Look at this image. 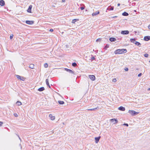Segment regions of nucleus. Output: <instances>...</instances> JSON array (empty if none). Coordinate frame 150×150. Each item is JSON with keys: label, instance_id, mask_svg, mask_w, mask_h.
Segmentation results:
<instances>
[{"label": "nucleus", "instance_id": "obj_43", "mask_svg": "<svg viewBox=\"0 0 150 150\" xmlns=\"http://www.w3.org/2000/svg\"><path fill=\"white\" fill-rule=\"evenodd\" d=\"M65 2V0H62V2Z\"/></svg>", "mask_w": 150, "mask_h": 150}, {"label": "nucleus", "instance_id": "obj_48", "mask_svg": "<svg viewBox=\"0 0 150 150\" xmlns=\"http://www.w3.org/2000/svg\"><path fill=\"white\" fill-rule=\"evenodd\" d=\"M147 90H148V91H149V90H150V88H149L147 89Z\"/></svg>", "mask_w": 150, "mask_h": 150}, {"label": "nucleus", "instance_id": "obj_19", "mask_svg": "<svg viewBox=\"0 0 150 150\" xmlns=\"http://www.w3.org/2000/svg\"><path fill=\"white\" fill-rule=\"evenodd\" d=\"M122 15L124 16H127L129 15V14L127 12H124L122 13Z\"/></svg>", "mask_w": 150, "mask_h": 150}, {"label": "nucleus", "instance_id": "obj_40", "mask_svg": "<svg viewBox=\"0 0 150 150\" xmlns=\"http://www.w3.org/2000/svg\"><path fill=\"white\" fill-rule=\"evenodd\" d=\"M49 31L50 32H52L53 31V30L52 29H51Z\"/></svg>", "mask_w": 150, "mask_h": 150}, {"label": "nucleus", "instance_id": "obj_17", "mask_svg": "<svg viewBox=\"0 0 150 150\" xmlns=\"http://www.w3.org/2000/svg\"><path fill=\"white\" fill-rule=\"evenodd\" d=\"M109 40L111 42H114L116 41V39L115 38H109Z\"/></svg>", "mask_w": 150, "mask_h": 150}, {"label": "nucleus", "instance_id": "obj_4", "mask_svg": "<svg viewBox=\"0 0 150 150\" xmlns=\"http://www.w3.org/2000/svg\"><path fill=\"white\" fill-rule=\"evenodd\" d=\"M16 77L18 79L21 81H24L25 80V78L24 77H21L19 75H16Z\"/></svg>", "mask_w": 150, "mask_h": 150}, {"label": "nucleus", "instance_id": "obj_24", "mask_svg": "<svg viewBox=\"0 0 150 150\" xmlns=\"http://www.w3.org/2000/svg\"><path fill=\"white\" fill-rule=\"evenodd\" d=\"M79 20L78 19H73L72 21V23H74L75 22L77 21H78Z\"/></svg>", "mask_w": 150, "mask_h": 150}, {"label": "nucleus", "instance_id": "obj_37", "mask_svg": "<svg viewBox=\"0 0 150 150\" xmlns=\"http://www.w3.org/2000/svg\"><path fill=\"white\" fill-rule=\"evenodd\" d=\"M124 70L125 71H128V68H125V69Z\"/></svg>", "mask_w": 150, "mask_h": 150}, {"label": "nucleus", "instance_id": "obj_26", "mask_svg": "<svg viewBox=\"0 0 150 150\" xmlns=\"http://www.w3.org/2000/svg\"><path fill=\"white\" fill-rule=\"evenodd\" d=\"M34 65L33 64H31L29 65V68L31 69H33L34 68Z\"/></svg>", "mask_w": 150, "mask_h": 150}, {"label": "nucleus", "instance_id": "obj_23", "mask_svg": "<svg viewBox=\"0 0 150 150\" xmlns=\"http://www.w3.org/2000/svg\"><path fill=\"white\" fill-rule=\"evenodd\" d=\"M135 44L139 47H140L141 45V44H140V43L137 41L135 42Z\"/></svg>", "mask_w": 150, "mask_h": 150}, {"label": "nucleus", "instance_id": "obj_1", "mask_svg": "<svg viewBox=\"0 0 150 150\" xmlns=\"http://www.w3.org/2000/svg\"><path fill=\"white\" fill-rule=\"evenodd\" d=\"M127 50L126 49H117L114 52V53L115 54H121L123 53H125L127 52Z\"/></svg>", "mask_w": 150, "mask_h": 150}, {"label": "nucleus", "instance_id": "obj_2", "mask_svg": "<svg viewBox=\"0 0 150 150\" xmlns=\"http://www.w3.org/2000/svg\"><path fill=\"white\" fill-rule=\"evenodd\" d=\"M128 112L132 116H135L137 115L139 112H136L134 110H129L128 111Z\"/></svg>", "mask_w": 150, "mask_h": 150}, {"label": "nucleus", "instance_id": "obj_28", "mask_svg": "<svg viewBox=\"0 0 150 150\" xmlns=\"http://www.w3.org/2000/svg\"><path fill=\"white\" fill-rule=\"evenodd\" d=\"M91 61L92 62L93 60L95 59V57L93 56L92 55H91Z\"/></svg>", "mask_w": 150, "mask_h": 150}, {"label": "nucleus", "instance_id": "obj_18", "mask_svg": "<svg viewBox=\"0 0 150 150\" xmlns=\"http://www.w3.org/2000/svg\"><path fill=\"white\" fill-rule=\"evenodd\" d=\"M46 83L47 86H48L50 88H51L50 86L49 83V80L48 79H47L46 80Z\"/></svg>", "mask_w": 150, "mask_h": 150}, {"label": "nucleus", "instance_id": "obj_46", "mask_svg": "<svg viewBox=\"0 0 150 150\" xmlns=\"http://www.w3.org/2000/svg\"><path fill=\"white\" fill-rule=\"evenodd\" d=\"M18 137L19 139L21 140V138L19 136H18Z\"/></svg>", "mask_w": 150, "mask_h": 150}, {"label": "nucleus", "instance_id": "obj_11", "mask_svg": "<svg viewBox=\"0 0 150 150\" xmlns=\"http://www.w3.org/2000/svg\"><path fill=\"white\" fill-rule=\"evenodd\" d=\"M100 136H99L97 137H96L95 138V142L96 143H97L99 141V140L100 138Z\"/></svg>", "mask_w": 150, "mask_h": 150}, {"label": "nucleus", "instance_id": "obj_49", "mask_svg": "<svg viewBox=\"0 0 150 150\" xmlns=\"http://www.w3.org/2000/svg\"><path fill=\"white\" fill-rule=\"evenodd\" d=\"M149 62L150 63V60L149 61Z\"/></svg>", "mask_w": 150, "mask_h": 150}, {"label": "nucleus", "instance_id": "obj_6", "mask_svg": "<svg viewBox=\"0 0 150 150\" xmlns=\"http://www.w3.org/2000/svg\"><path fill=\"white\" fill-rule=\"evenodd\" d=\"M25 23L29 25H32L34 23V21H32L27 20L25 21Z\"/></svg>", "mask_w": 150, "mask_h": 150}, {"label": "nucleus", "instance_id": "obj_7", "mask_svg": "<svg viewBox=\"0 0 150 150\" xmlns=\"http://www.w3.org/2000/svg\"><path fill=\"white\" fill-rule=\"evenodd\" d=\"M65 70L67 72H69L70 73L72 74H75L74 72L71 69H68L67 68H65Z\"/></svg>", "mask_w": 150, "mask_h": 150}, {"label": "nucleus", "instance_id": "obj_12", "mask_svg": "<svg viewBox=\"0 0 150 150\" xmlns=\"http://www.w3.org/2000/svg\"><path fill=\"white\" fill-rule=\"evenodd\" d=\"M5 2L3 0H0V5L3 6L5 5Z\"/></svg>", "mask_w": 150, "mask_h": 150}, {"label": "nucleus", "instance_id": "obj_3", "mask_svg": "<svg viewBox=\"0 0 150 150\" xmlns=\"http://www.w3.org/2000/svg\"><path fill=\"white\" fill-rule=\"evenodd\" d=\"M110 121L112 122H113V124H115L118 122V120H117V118H113L111 119L110 120Z\"/></svg>", "mask_w": 150, "mask_h": 150}, {"label": "nucleus", "instance_id": "obj_30", "mask_svg": "<svg viewBox=\"0 0 150 150\" xmlns=\"http://www.w3.org/2000/svg\"><path fill=\"white\" fill-rule=\"evenodd\" d=\"M72 65L73 66L75 67L77 65V64L75 62H74L72 64Z\"/></svg>", "mask_w": 150, "mask_h": 150}, {"label": "nucleus", "instance_id": "obj_32", "mask_svg": "<svg viewBox=\"0 0 150 150\" xmlns=\"http://www.w3.org/2000/svg\"><path fill=\"white\" fill-rule=\"evenodd\" d=\"M149 55L147 53H146L144 54V56L146 57H148Z\"/></svg>", "mask_w": 150, "mask_h": 150}, {"label": "nucleus", "instance_id": "obj_38", "mask_svg": "<svg viewBox=\"0 0 150 150\" xmlns=\"http://www.w3.org/2000/svg\"><path fill=\"white\" fill-rule=\"evenodd\" d=\"M80 8L81 10H83L84 9V7H81Z\"/></svg>", "mask_w": 150, "mask_h": 150}, {"label": "nucleus", "instance_id": "obj_9", "mask_svg": "<svg viewBox=\"0 0 150 150\" xmlns=\"http://www.w3.org/2000/svg\"><path fill=\"white\" fill-rule=\"evenodd\" d=\"M121 33L123 35H127L129 33V31L128 30H122L121 31Z\"/></svg>", "mask_w": 150, "mask_h": 150}, {"label": "nucleus", "instance_id": "obj_35", "mask_svg": "<svg viewBox=\"0 0 150 150\" xmlns=\"http://www.w3.org/2000/svg\"><path fill=\"white\" fill-rule=\"evenodd\" d=\"M116 79H114L113 80H112V81L114 82H115L116 81Z\"/></svg>", "mask_w": 150, "mask_h": 150}, {"label": "nucleus", "instance_id": "obj_47", "mask_svg": "<svg viewBox=\"0 0 150 150\" xmlns=\"http://www.w3.org/2000/svg\"><path fill=\"white\" fill-rule=\"evenodd\" d=\"M117 17V16H113L112 18H116Z\"/></svg>", "mask_w": 150, "mask_h": 150}, {"label": "nucleus", "instance_id": "obj_15", "mask_svg": "<svg viewBox=\"0 0 150 150\" xmlns=\"http://www.w3.org/2000/svg\"><path fill=\"white\" fill-rule=\"evenodd\" d=\"M136 39L135 38H131L130 39V41L131 42L135 44V43L137 41H136Z\"/></svg>", "mask_w": 150, "mask_h": 150}, {"label": "nucleus", "instance_id": "obj_14", "mask_svg": "<svg viewBox=\"0 0 150 150\" xmlns=\"http://www.w3.org/2000/svg\"><path fill=\"white\" fill-rule=\"evenodd\" d=\"M100 13V12L99 11H96V12L93 13L92 14L93 16H96Z\"/></svg>", "mask_w": 150, "mask_h": 150}, {"label": "nucleus", "instance_id": "obj_44", "mask_svg": "<svg viewBox=\"0 0 150 150\" xmlns=\"http://www.w3.org/2000/svg\"><path fill=\"white\" fill-rule=\"evenodd\" d=\"M15 116L16 117H18V115L17 114H16V115H15Z\"/></svg>", "mask_w": 150, "mask_h": 150}, {"label": "nucleus", "instance_id": "obj_34", "mask_svg": "<svg viewBox=\"0 0 150 150\" xmlns=\"http://www.w3.org/2000/svg\"><path fill=\"white\" fill-rule=\"evenodd\" d=\"M123 125H124L126 126L127 127H128L129 126L128 124H127V123H124V124H123Z\"/></svg>", "mask_w": 150, "mask_h": 150}, {"label": "nucleus", "instance_id": "obj_16", "mask_svg": "<svg viewBox=\"0 0 150 150\" xmlns=\"http://www.w3.org/2000/svg\"><path fill=\"white\" fill-rule=\"evenodd\" d=\"M45 89V88L43 87H42L39 88L38 90L39 91H42L44 90Z\"/></svg>", "mask_w": 150, "mask_h": 150}, {"label": "nucleus", "instance_id": "obj_27", "mask_svg": "<svg viewBox=\"0 0 150 150\" xmlns=\"http://www.w3.org/2000/svg\"><path fill=\"white\" fill-rule=\"evenodd\" d=\"M16 104L18 105H22V103L20 101H18L16 102Z\"/></svg>", "mask_w": 150, "mask_h": 150}, {"label": "nucleus", "instance_id": "obj_42", "mask_svg": "<svg viewBox=\"0 0 150 150\" xmlns=\"http://www.w3.org/2000/svg\"><path fill=\"white\" fill-rule=\"evenodd\" d=\"M148 28L150 30V24L148 26Z\"/></svg>", "mask_w": 150, "mask_h": 150}, {"label": "nucleus", "instance_id": "obj_45", "mask_svg": "<svg viewBox=\"0 0 150 150\" xmlns=\"http://www.w3.org/2000/svg\"><path fill=\"white\" fill-rule=\"evenodd\" d=\"M117 5L118 6H119L120 5V3H118L117 4Z\"/></svg>", "mask_w": 150, "mask_h": 150}, {"label": "nucleus", "instance_id": "obj_39", "mask_svg": "<svg viewBox=\"0 0 150 150\" xmlns=\"http://www.w3.org/2000/svg\"><path fill=\"white\" fill-rule=\"evenodd\" d=\"M142 73H139V74H138V77H140V76L142 75Z\"/></svg>", "mask_w": 150, "mask_h": 150}, {"label": "nucleus", "instance_id": "obj_8", "mask_svg": "<svg viewBox=\"0 0 150 150\" xmlns=\"http://www.w3.org/2000/svg\"><path fill=\"white\" fill-rule=\"evenodd\" d=\"M32 5H30L29 6V7L28 8V9L27 10V11L29 13H32L31 12V9L32 8Z\"/></svg>", "mask_w": 150, "mask_h": 150}, {"label": "nucleus", "instance_id": "obj_5", "mask_svg": "<svg viewBox=\"0 0 150 150\" xmlns=\"http://www.w3.org/2000/svg\"><path fill=\"white\" fill-rule=\"evenodd\" d=\"M89 77L91 80L93 81H94L96 79V77L94 75H89Z\"/></svg>", "mask_w": 150, "mask_h": 150}, {"label": "nucleus", "instance_id": "obj_41", "mask_svg": "<svg viewBox=\"0 0 150 150\" xmlns=\"http://www.w3.org/2000/svg\"><path fill=\"white\" fill-rule=\"evenodd\" d=\"M100 40V39H97L96 40V42H98V41H99Z\"/></svg>", "mask_w": 150, "mask_h": 150}, {"label": "nucleus", "instance_id": "obj_36", "mask_svg": "<svg viewBox=\"0 0 150 150\" xmlns=\"http://www.w3.org/2000/svg\"><path fill=\"white\" fill-rule=\"evenodd\" d=\"M3 124V122L0 121V127H1L2 126Z\"/></svg>", "mask_w": 150, "mask_h": 150}, {"label": "nucleus", "instance_id": "obj_13", "mask_svg": "<svg viewBox=\"0 0 150 150\" xmlns=\"http://www.w3.org/2000/svg\"><path fill=\"white\" fill-rule=\"evenodd\" d=\"M118 109L122 111H124L125 110V108L122 106H120L118 108Z\"/></svg>", "mask_w": 150, "mask_h": 150}, {"label": "nucleus", "instance_id": "obj_21", "mask_svg": "<svg viewBox=\"0 0 150 150\" xmlns=\"http://www.w3.org/2000/svg\"><path fill=\"white\" fill-rule=\"evenodd\" d=\"M98 108V107L93 109H87L88 111H94L96 110Z\"/></svg>", "mask_w": 150, "mask_h": 150}, {"label": "nucleus", "instance_id": "obj_25", "mask_svg": "<svg viewBox=\"0 0 150 150\" xmlns=\"http://www.w3.org/2000/svg\"><path fill=\"white\" fill-rule=\"evenodd\" d=\"M58 103L60 105H63L64 104V101H63L59 100L58 101Z\"/></svg>", "mask_w": 150, "mask_h": 150}, {"label": "nucleus", "instance_id": "obj_20", "mask_svg": "<svg viewBox=\"0 0 150 150\" xmlns=\"http://www.w3.org/2000/svg\"><path fill=\"white\" fill-rule=\"evenodd\" d=\"M49 117L52 120H54L55 119V117L53 116L52 114H50L49 115Z\"/></svg>", "mask_w": 150, "mask_h": 150}, {"label": "nucleus", "instance_id": "obj_31", "mask_svg": "<svg viewBox=\"0 0 150 150\" xmlns=\"http://www.w3.org/2000/svg\"><path fill=\"white\" fill-rule=\"evenodd\" d=\"M44 67L45 68H47L48 67V64L47 63H45L44 64Z\"/></svg>", "mask_w": 150, "mask_h": 150}, {"label": "nucleus", "instance_id": "obj_33", "mask_svg": "<svg viewBox=\"0 0 150 150\" xmlns=\"http://www.w3.org/2000/svg\"><path fill=\"white\" fill-rule=\"evenodd\" d=\"M13 34H11L10 35V39L11 40L13 38Z\"/></svg>", "mask_w": 150, "mask_h": 150}, {"label": "nucleus", "instance_id": "obj_29", "mask_svg": "<svg viewBox=\"0 0 150 150\" xmlns=\"http://www.w3.org/2000/svg\"><path fill=\"white\" fill-rule=\"evenodd\" d=\"M109 45L106 44V45H105V47L104 48V49L105 50H106L109 47Z\"/></svg>", "mask_w": 150, "mask_h": 150}, {"label": "nucleus", "instance_id": "obj_10", "mask_svg": "<svg viewBox=\"0 0 150 150\" xmlns=\"http://www.w3.org/2000/svg\"><path fill=\"white\" fill-rule=\"evenodd\" d=\"M144 40L146 41H148L150 40V36H145L144 37Z\"/></svg>", "mask_w": 150, "mask_h": 150}, {"label": "nucleus", "instance_id": "obj_22", "mask_svg": "<svg viewBox=\"0 0 150 150\" xmlns=\"http://www.w3.org/2000/svg\"><path fill=\"white\" fill-rule=\"evenodd\" d=\"M114 7L113 6H111L110 7H108L107 9V10H108L109 11H112V10H113V9H114Z\"/></svg>", "mask_w": 150, "mask_h": 150}]
</instances>
